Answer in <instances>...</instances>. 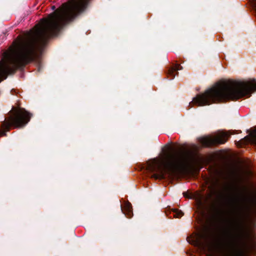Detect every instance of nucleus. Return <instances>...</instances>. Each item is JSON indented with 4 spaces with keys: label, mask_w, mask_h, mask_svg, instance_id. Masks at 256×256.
Wrapping results in <instances>:
<instances>
[{
    "label": "nucleus",
    "mask_w": 256,
    "mask_h": 256,
    "mask_svg": "<svg viewBox=\"0 0 256 256\" xmlns=\"http://www.w3.org/2000/svg\"><path fill=\"white\" fill-rule=\"evenodd\" d=\"M90 0H70L42 18L31 30L19 36L4 53L0 61V82L19 66L32 60L48 38L56 34L68 22L83 11Z\"/></svg>",
    "instance_id": "nucleus-1"
},
{
    "label": "nucleus",
    "mask_w": 256,
    "mask_h": 256,
    "mask_svg": "<svg viewBox=\"0 0 256 256\" xmlns=\"http://www.w3.org/2000/svg\"><path fill=\"white\" fill-rule=\"evenodd\" d=\"M230 180V189L232 192L228 196L226 202L233 216L232 220L228 221L226 226L222 231L220 236L216 240L215 244L210 242V234L206 230L193 234L188 238L189 243L207 252L208 256H248L246 252L241 250L233 254L216 252V247L222 250L227 248L233 244L236 238L242 236L241 228L244 220L246 209L252 201L250 195L240 189L235 190L240 182V178L236 172H231Z\"/></svg>",
    "instance_id": "nucleus-2"
},
{
    "label": "nucleus",
    "mask_w": 256,
    "mask_h": 256,
    "mask_svg": "<svg viewBox=\"0 0 256 256\" xmlns=\"http://www.w3.org/2000/svg\"><path fill=\"white\" fill-rule=\"evenodd\" d=\"M254 90H256V81L254 79L246 81L220 80L194 98L190 104L202 106L237 100L250 95Z\"/></svg>",
    "instance_id": "nucleus-3"
},
{
    "label": "nucleus",
    "mask_w": 256,
    "mask_h": 256,
    "mask_svg": "<svg viewBox=\"0 0 256 256\" xmlns=\"http://www.w3.org/2000/svg\"><path fill=\"white\" fill-rule=\"evenodd\" d=\"M194 158L189 152L165 151L158 156L146 162V170L153 178L164 179L169 176L184 172L192 166Z\"/></svg>",
    "instance_id": "nucleus-4"
},
{
    "label": "nucleus",
    "mask_w": 256,
    "mask_h": 256,
    "mask_svg": "<svg viewBox=\"0 0 256 256\" xmlns=\"http://www.w3.org/2000/svg\"><path fill=\"white\" fill-rule=\"evenodd\" d=\"M30 118V114L24 108L19 106L13 107L2 126L0 136H5L6 132L8 131L12 127L18 128L24 126Z\"/></svg>",
    "instance_id": "nucleus-5"
},
{
    "label": "nucleus",
    "mask_w": 256,
    "mask_h": 256,
    "mask_svg": "<svg viewBox=\"0 0 256 256\" xmlns=\"http://www.w3.org/2000/svg\"><path fill=\"white\" fill-rule=\"evenodd\" d=\"M228 132H220L214 136H208L199 139L200 143L206 147L224 144L230 138Z\"/></svg>",
    "instance_id": "nucleus-6"
},
{
    "label": "nucleus",
    "mask_w": 256,
    "mask_h": 256,
    "mask_svg": "<svg viewBox=\"0 0 256 256\" xmlns=\"http://www.w3.org/2000/svg\"><path fill=\"white\" fill-rule=\"evenodd\" d=\"M122 210L128 218H130L132 216V207L129 202H124L122 205Z\"/></svg>",
    "instance_id": "nucleus-7"
},
{
    "label": "nucleus",
    "mask_w": 256,
    "mask_h": 256,
    "mask_svg": "<svg viewBox=\"0 0 256 256\" xmlns=\"http://www.w3.org/2000/svg\"><path fill=\"white\" fill-rule=\"evenodd\" d=\"M246 141H249L250 142L256 144V127L252 130L249 136L245 137L244 140H242L240 142Z\"/></svg>",
    "instance_id": "nucleus-8"
},
{
    "label": "nucleus",
    "mask_w": 256,
    "mask_h": 256,
    "mask_svg": "<svg viewBox=\"0 0 256 256\" xmlns=\"http://www.w3.org/2000/svg\"><path fill=\"white\" fill-rule=\"evenodd\" d=\"M182 68V67L180 64H176L174 68H170L168 72V76H172V77H174L175 76L174 73L178 70H180Z\"/></svg>",
    "instance_id": "nucleus-9"
},
{
    "label": "nucleus",
    "mask_w": 256,
    "mask_h": 256,
    "mask_svg": "<svg viewBox=\"0 0 256 256\" xmlns=\"http://www.w3.org/2000/svg\"><path fill=\"white\" fill-rule=\"evenodd\" d=\"M204 198L202 196H199L198 197L196 198V204L200 209H202L204 208Z\"/></svg>",
    "instance_id": "nucleus-10"
},
{
    "label": "nucleus",
    "mask_w": 256,
    "mask_h": 256,
    "mask_svg": "<svg viewBox=\"0 0 256 256\" xmlns=\"http://www.w3.org/2000/svg\"><path fill=\"white\" fill-rule=\"evenodd\" d=\"M173 215L174 217L179 218L182 216L183 214L182 211L175 209L173 210Z\"/></svg>",
    "instance_id": "nucleus-11"
},
{
    "label": "nucleus",
    "mask_w": 256,
    "mask_h": 256,
    "mask_svg": "<svg viewBox=\"0 0 256 256\" xmlns=\"http://www.w3.org/2000/svg\"><path fill=\"white\" fill-rule=\"evenodd\" d=\"M183 194H184V196L186 198H192V196H191V194H188L187 192H184L183 193Z\"/></svg>",
    "instance_id": "nucleus-12"
},
{
    "label": "nucleus",
    "mask_w": 256,
    "mask_h": 256,
    "mask_svg": "<svg viewBox=\"0 0 256 256\" xmlns=\"http://www.w3.org/2000/svg\"><path fill=\"white\" fill-rule=\"evenodd\" d=\"M52 8L53 10H54V9L55 8V7H54V6H53L52 7Z\"/></svg>",
    "instance_id": "nucleus-13"
}]
</instances>
